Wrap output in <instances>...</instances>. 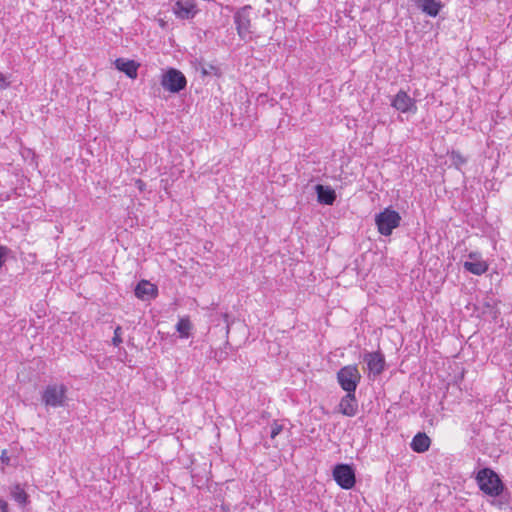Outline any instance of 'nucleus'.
<instances>
[{"instance_id": "f257e3e1", "label": "nucleus", "mask_w": 512, "mask_h": 512, "mask_svg": "<svg viewBox=\"0 0 512 512\" xmlns=\"http://www.w3.org/2000/svg\"><path fill=\"white\" fill-rule=\"evenodd\" d=\"M476 480L480 490L491 497L499 496L504 485L499 476L490 468H483L478 471Z\"/></svg>"}, {"instance_id": "a878e982", "label": "nucleus", "mask_w": 512, "mask_h": 512, "mask_svg": "<svg viewBox=\"0 0 512 512\" xmlns=\"http://www.w3.org/2000/svg\"><path fill=\"white\" fill-rule=\"evenodd\" d=\"M0 512H8V504L3 499H0Z\"/></svg>"}, {"instance_id": "4be33fe9", "label": "nucleus", "mask_w": 512, "mask_h": 512, "mask_svg": "<svg viewBox=\"0 0 512 512\" xmlns=\"http://www.w3.org/2000/svg\"><path fill=\"white\" fill-rule=\"evenodd\" d=\"M218 68L213 65H207V67H202V74L203 75H217Z\"/></svg>"}, {"instance_id": "9d476101", "label": "nucleus", "mask_w": 512, "mask_h": 512, "mask_svg": "<svg viewBox=\"0 0 512 512\" xmlns=\"http://www.w3.org/2000/svg\"><path fill=\"white\" fill-rule=\"evenodd\" d=\"M42 398L48 406H62L65 401L64 386H47Z\"/></svg>"}, {"instance_id": "393cba45", "label": "nucleus", "mask_w": 512, "mask_h": 512, "mask_svg": "<svg viewBox=\"0 0 512 512\" xmlns=\"http://www.w3.org/2000/svg\"><path fill=\"white\" fill-rule=\"evenodd\" d=\"M9 86V82L3 73L0 72V90L5 89Z\"/></svg>"}, {"instance_id": "ddd939ff", "label": "nucleus", "mask_w": 512, "mask_h": 512, "mask_svg": "<svg viewBox=\"0 0 512 512\" xmlns=\"http://www.w3.org/2000/svg\"><path fill=\"white\" fill-rule=\"evenodd\" d=\"M115 66L119 71L125 73L131 79H135L138 75L137 70L139 64L136 63L134 60L118 58L115 60Z\"/></svg>"}, {"instance_id": "9b49d317", "label": "nucleus", "mask_w": 512, "mask_h": 512, "mask_svg": "<svg viewBox=\"0 0 512 512\" xmlns=\"http://www.w3.org/2000/svg\"><path fill=\"white\" fill-rule=\"evenodd\" d=\"M468 257L470 260L463 263V267L466 271L478 276L486 273L488 264L481 259L479 254L471 252Z\"/></svg>"}, {"instance_id": "6ab92c4d", "label": "nucleus", "mask_w": 512, "mask_h": 512, "mask_svg": "<svg viewBox=\"0 0 512 512\" xmlns=\"http://www.w3.org/2000/svg\"><path fill=\"white\" fill-rule=\"evenodd\" d=\"M191 329V322L188 319H180L176 324V330L180 333L182 338H187L189 336V331Z\"/></svg>"}, {"instance_id": "423d86ee", "label": "nucleus", "mask_w": 512, "mask_h": 512, "mask_svg": "<svg viewBox=\"0 0 512 512\" xmlns=\"http://www.w3.org/2000/svg\"><path fill=\"white\" fill-rule=\"evenodd\" d=\"M333 477L342 489L354 487L356 479L353 468L348 464H338L333 469Z\"/></svg>"}, {"instance_id": "20e7f679", "label": "nucleus", "mask_w": 512, "mask_h": 512, "mask_svg": "<svg viewBox=\"0 0 512 512\" xmlns=\"http://www.w3.org/2000/svg\"><path fill=\"white\" fill-rule=\"evenodd\" d=\"M363 363L366 365L368 377L371 381H376L386 366L385 357L380 351L365 353Z\"/></svg>"}, {"instance_id": "412c9836", "label": "nucleus", "mask_w": 512, "mask_h": 512, "mask_svg": "<svg viewBox=\"0 0 512 512\" xmlns=\"http://www.w3.org/2000/svg\"><path fill=\"white\" fill-rule=\"evenodd\" d=\"M283 427L281 424H278L277 422H274L271 426V432L270 437L274 439L280 432L282 431Z\"/></svg>"}, {"instance_id": "5701e85b", "label": "nucleus", "mask_w": 512, "mask_h": 512, "mask_svg": "<svg viewBox=\"0 0 512 512\" xmlns=\"http://www.w3.org/2000/svg\"><path fill=\"white\" fill-rule=\"evenodd\" d=\"M452 160L457 165L466 163V159L459 152H452Z\"/></svg>"}, {"instance_id": "aec40b11", "label": "nucleus", "mask_w": 512, "mask_h": 512, "mask_svg": "<svg viewBox=\"0 0 512 512\" xmlns=\"http://www.w3.org/2000/svg\"><path fill=\"white\" fill-rule=\"evenodd\" d=\"M121 332V327L117 326L116 329L114 330V337L112 339V343L114 346H119L120 343H122Z\"/></svg>"}, {"instance_id": "f8f14e48", "label": "nucleus", "mask_w": 512, "mask_h": 512, "mask_svg": "<svg viewBox=\"0 0 512 512\" xmlns=\"http://www.w3.org/2000/svg\"><path fill=\"white\" fill-rule=\"evenodd\" d=\"M339 384H358L361 375L356 365H347L337 373Z\"/></svg>"}, {"instance_id": "f3484780", "label": "nucleus", "mask_w": 512, "mask_h": 512, "mask_svg": "<svg viewBox=\"0 0 512 512\" xmlns=\"http://www.w3.org/2000/svg\"><path fill=\"white\" fill-rule=\"evenodd\" d=\"M430 438L425 433H417L411 442V448L417 453H423L430 447Z\"/></svg>"}, {"instance_id": "dca6fc26", "label": "nucleus", "mask_w": 512, "mask_h": 512, "mask_svg": "<svg viewBox=\"0 0 512 512\" xmlns=\"http://www.w3.org/2000/svg\"><path fill=\"white\" fill-rule=\"evenodd\" d=\"M156 287L148 281H141L135 288V295L142 300L149 299L156 295Z\"/></svg>"}, {"instance_id": "39448f33", "label": "nucleus", "mask_w": 512, "mask_h": 512, "mask_svg": "<svg viewBox=\"0 0 512 512\" xmlns=\"http://www.w3.org/2000/svg\"><path fill=\"white\" fill-rule=\"evenodd\" d=\"M187 81L184 74L174 68H170L163 74L161 85L162 87L171 92L178 93L186 87Z\"/></svg>"}, {"instance_id": "a211bd4d", "label": "nucleus", "mask_w": 512, "mask_h": 512, "mask_svg": "<svg viewBox=\"0 0 512 512\" xmlns=\"http://www.w3.org/2000/svg\"><path fill=\"white\" fill-rule=\"evenodd\" d=\"M10 493L12 498L20 505H26L28 503V494L19 484L12 486Z\"/></svg>"}, {"instance_id": "6e6552de", "label": "nucleus", "mask_w": 512, "mask_h": 512, "mask_svg": "<svg viewBox=\"0 0 512 512\" xmlns=\"http://www.w3.org/2000/svg\"><path fill=\"white\" fill-rule=\"evenodd\" d=\"M172 11L178 19L188 20L193 19L199 12V9L194 0H178L173 5Z\"/></svg>"}, {"instance_id": "f03ea898", "label": "nucleus", "mask_w": 512, "mask_h": 512, "mask_svg": "<svg viewBox=\"0 0 512 512\" xmlns=\"http://www.w3.org/2000/svg\"><path fill=\"white\" fill-rule=\"evenodd\" d=\"M251 10L252 7L250 5H245L238 9L233 16L237 34L243 41H249L253 37Z\"/></svg>"}, {"instance_id": "0eeeda50", "label": "nucleus", "mask_w": 512, "mask_h": 512, "mask_svg": "<svg viewBox=\"0 0 512 512\" xmlns=\"http://www.w3.org/2000/svg\"><path fill=\"white\" fill-rule=\"evenodd\" d=\"M347 394L341 399L339 404L340 412L346 416H354L358 410V402L355 398L357 386H342Z\"/></svg>"}, {"instance_id": "bb28decb", "label": "nucleus", "mask_w": 512, "mask_h": 512, "mask_svg": "<svg viewBox=\"0 0 512 512\" xmlns=\"http://www.w3.org/2000/svg\"><path fill=\"white\" fill-rule=\"evenodd\" d=\"M1 461L5 464H9V457L7 455V452L6 450H3L2 451V454H1Z\"/></svg>"}, {"instance_id": "b1692460", "label": "nucleus", "mask_w": 512, "mask_h": 512, "mask_svg": "<svg viewBox=\"0 0 512 512\" xmlns=\"http://www.w3.org/2000/svg\"><path fill=\"white\" fill-rule=\"evenodd\" d=\"M8 248L5 246H0V268L5 263L6 256L8 254Z\"/></svg>"}, {"instance_id": "2eb2a0df", "label": "nucleus", "mask_w": 512, "mask_h": 512, "mask_svg": "<svg viewBox=\"0 0 512 512\" xmlns=\"http://www.w3.org/2000/svg\"><path fill=\"white\" fill-rule=\"evenodd\" d=\"M415 2L418 8L431 17H436L442 7L438 0H415Z\"/></svg>"}, {"instance_id": "7ed1b4c3", "label": "nucleus", "mask_w": 512, "mask_h": 512, "mask_svg": "<svg viewBox=\"0 0 512 512\" xmlns=\"http://www.w3.org/2000/svg\"><path fill=\"white\" fill-rule=\"evenodd\" d=\"M401 220L400 214L391 208H385L375 215L378 232L383 236L391 235L393 230L400 226Z\"/></svg>"}, {"instance_id": "4468645a", "label": "nucleus", "mask_w": 512, "mask_h": 512, "mask_svg": "<svg viewBox=\"0 0 512 512\" xmlns=\"http://www.w3.org/2000/svg\"><path fill=\"white\" fill-rule=\"evenodd\" d=\"M318 202L324 205H332L336 200L335 191L329 187L318 184L315 186Z\"/></svg>"}, {"instance_id": "1a4fd4ad", "label": "nucleus", "mask_w": 512, "mask_h": 512, "mask_svg": "<svg viewBox=\"0 0 512 512\" xmlns=\"http://www.w3.org/2000/svg\"><path fill=\"white\" fill-rule=\"evenodd\" d=\"M391 106L401 113H415L417 106L415 100L405 91L400 90L392 99Z\"/></svg>"}]
</instances>
